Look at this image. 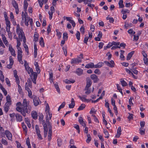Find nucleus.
Masks as SVG:
<instances>
[{"label": "nucleus", "instance_id": "31", "mask_svg": "<svg viewBox=\"0 0 148 148\" xmlns=\"http://www.w3.org/2000/svg\"><path fill=\"white\" fill-rule=\"evenodd\" d=\"M122 85L123 86H127V84L123 79H121L120 80Z\"/></svg>", "mask_w": 148, "mask_h": 148}, {"label": "nucleus", "instance_id": "49", "mask_svg": "<svg viewBox=\"0 0 148 148\" xmlns=\"http://www.w3.org/2000/svg\"><path fill=\"white\" fill-rule=\"evenodd\" d=\"M18 49V55H22V51L21 48H19Z\"/></svg>", "mask_w": 148, "mask_h": 148}, {"label": "nucleus", "instance_id": "4", "mask_svg": "<svg viewBox=\"0 0 148 148\" xmlns=\"http://www.w3.org/2000/svg\"><path fill=\"white\" fill-rule=\"evenodd\" d=\"M21 106L22 103L21 102H17L16 104V110L17 111L20 112L21 114L25 117L26 116V114L24 112L26 111V110L25 109L24 110H23L22 108L20 107Z\"/></svg>", "mask_w": 148, "mask_h": 148}, {"label": "nucleus", "instance_id": "16", "mask_svg": "<svg viewBox=\"0 0 148 148\" xmlns=\"http://www.w3.org/2000/svg\"><path fill=\"white\" fill-rule=\"evenodd\" d=\"M16 117L17 121L21 122L23 120L22 116L18 114H16Z\"/></svg>", "mask_w": 148, "mask_h": 148}, {"label": "nucleus", "instance_id": "41", "mask_svg": "<svg viewBox=\"0 0 148 148\" xmlns=\"http://www.w3.org/2000/svg\"><path fill=\"white\" fill-rule=\"evenodd\" d=\"M22 125L23 129L25 131V132L27 133V129L26 126L24 125L23 123H22Z\"/></svg>", "mask_w": 148, "mask_h": 148}, {"label": "nucleus", "instance_id": "38", "mask_svg": "<svg viewBox=\"0 0 148 148\" xmlns=\"http://www.w3.org/2000/svg\"><path fill=\"white\" fill-rule=\"evenodd\" d=\"M56 31L57 32V35L58 36V38L59 39H60L61 37L62 33L60 32L59 31L58 29H57L56 30Z\"/></svg>", "mask_w": 148, "mask_h": 148}, {"label": "nucleus", "instance_id": "7", "mask_svg": "<svg viewBox=\"0 0 148 148\" xmlns=\"http://www.w3.org/2000/svg\"><path fill=\"white\" fill-rule=\"evenodd\" d=\"M82 61V60L81 58L78 57L77 58H74L71 59V64H78Z\"/></svg>", "mask_w": 148, "mask_h": 148}, {"label": "nucleus", "instance_id": "11", "mask_svg": "<svg viewBox=\"0 0 148 148\" xmlns=\"http://www.w3.org/2000/svg\"><path fill=\"white\" fill-rule=\"evenodd\" d=\"M79 123L83 127H85L86 126V124L83 120V119L82 116L79 117Z\"/></svg>", "mask_w": 148, "mask_h": 148}, {"label": "nucleus", "instance_id": "45", "mask_svg": "<svg viewBox=\"0 0 148 148\" xmlns=\"http://www.w3.org/2000/svg\"><path fill=\"white\" fill-rule=\"evenodd\" d=\"M44 116L42 114H41L39 116V120L40 122H42V121H44L43 120Z\"/></svg>", "mask_w": 148, "mask_h": 148}, {"label": "nucleus", "instance_id": "56", "mask_svg": "<svg viewBox=\"0 0 148 148\" xmlns=\"http://www.w3.org/2000/svg\"><path fill=\"white\" fill-rule=\"evenodd\" d=\"M53 12H50V11L48 13H49V18L50 20H51L52 18V16H53Z\"/></svg>", "mask_w": 148, "mask_h": 148}, {"label": "nucleus", "instance_id": "21", "mask_svg": "<svg viewBox=\"0 0 148 148\" xmlns=\"http://www.w3.org/2000/svg\"><path fill=\"white\" fill-rule=\"evenodd\" d=\"M104 65V63L100 62H99L97 64L95 65V68H100L103 66Z\"/></svg>", "mask_w": 148, "mask_h": 148}, {"label": "nucleus", "instance_id": "23", "mask_svg": "<svg viewBox=\"0 0 148 148\" xmlns=\"http://www.w3.org/2000/svg\"><path fill=\"white\" fill-rule=\"evenodd\" d=\"M134 51H132L131 52L129 53L127 57V60H129L132 57L134 53Z\"/></svg>", "mask_w": 148, "mask_h": 148}, {"label": "nucleus", "instance_id": "8", "mask_svg": "<svg viewBox=\"0 0 148 148\" xmlns=\"http://www.w3.org/2000/svg\"><path fill=\"white\" fill-rule=\"evenodd\" d=\"M5 135L8 140L12 141V134L8 130L5 131Z\"/></svg>", "mask_w": 148, "mask_h": 148}, {"label": "nucleus", "instance_id": "33", "mask_svg": "<svg viewBox=\"0 0 148 148\" xmlns=\"http://www.w3.org/2000/svg\"><path fill=\"white\" fill-rule=\"evenodd\" d=\"M12 4L14 7L15 9L18 8V6L17 3L15 1H12Z\"/></svg>", "mask_w": 148, "mask_h": 148}, {"label": "nucleus", "instance_id": "13", "mask_svg": "<svg viewBox=\"0 0 148 148\" xmlns=\"http://www.w3.org/2000/svg\"><path fill=\"white\" fill-rule=\"evenodd\" d=\"M33 102L34 105L35 106L38 105L39 103L38 101V98L37 97H35L33 99Z\"/></svg>", "mask_w": 148, "mask_h": 148}, {"label": "nucleus", "instance_id": "28", "mask_svg": "<svg viewBox=\"0 0 148 148\" xmlns=\"http://www.w3.org/2000/svg\"><path fill=\"white\" fill-rule=\"evenodd\" d=\"M40 45L41 47H43L45 46V43L43 38L41 37L40 38L39 42Z\"/></svg>", "mask_w": 148, "mask_h": 148}, {"label": "nucleus", "instance_id": "51", "mask_svg": "<svg viewBox=\"0 0 148 148\" xmlns=\"http://www.w3.org/2000/svg\"><path fill=\"white\" fill-rule=\"evenodd\" d=\"M104 133L106 135L105 137L108 138L109 134L108 131L106 130H104Z\"/></svg>", "mask_w": 148, "mask_h": 148}, {"label": "nucleus", "instance_id": "19", "mask_svg": "<svg viewBox=\"0 0 148 148\" xmlns=\"http://www.w3.org/2000/svg\"><path fill=\"white\" fill-rule=\"evenodd\" d=\"M75 101L74 99L72 98L71 100V103L69 105V108H73L75 106Z\"/></svg>", "mask_w": 148, "mask_h": 148}, {"label": "nucleus", "instance_id": "60", "mask_svg": "<svg viewBox=\"0 0 148 148\" xmlns=\"http://www.w3.org/2000/svg\"><path fill=\"white\" fill-rule=\"evenodd\" d=\"M94 73L95 74L98 75H99L101 74V72L100 71V70L98 69H96L94 71Z\"/></svg>", "mask_w": 148, "mask_h": 148}, {"label": "nucleus", "instance_id": "50", "mask_svg": "<svg viewBox=\"0 0 148 148\" xmlns=\"http://www.w3.org/2000/svg\"><path fill=\"white\" fill-rule=\"evenodd\" d=\"M62 140L60 139H58L57 140V143L59 147H60L62 145Z\"/></svg>", "mask_w": 148, "mask_h": 148}, {"label": "nucleus", "instance_id": "36", "mask_svg": "<svg viewBox=\"0 0 148 148\" xmlns=\"http://www.w3.org/2000/svg\"><path fill=\"white\" fill-rule=\"evenodd\" d=\"M114 61L113 60H111V61H110V62H109V64L108 66L110 67H114Z\"/></svg>", "mask_w": 148, "mask_h": 148}, {"label": "nucleus", "instance_id": "29", "mask_svg": "<svg viewBox=\"0 0 148 148\" xmlns=\"http://www.w3.org/2000/svg\"><path fill=\"white\" fill-rule=\"evenodd\" d=\"M0 79L1 81L3 82L4 80V77L2 71L0 70Z\"/></svg>", "mask_w": 148, "mask_h": 148}, {"label": "nucleus", "instance_id": "2", "mask_svg": "<svg viewBox=\"0 0 148 148\" xmlns=\"http://www.w3.org/2000/svg\"><path fill=\"white\" fill-rule=\"evenodd\" d=\"M28 73L29 74H31L30 76L31 77V79H32L33 82L36 84V80L37 77V74L35 72H34L33 69L32 68H30L29 67L26 69Z\"/></svg>", "mask_w": 148, "mask_h": 148}, {"label": "nucleus", "instance_id": "20", "mask_svg": "<svg viewBox=\"0 0 148 148\" xmlns=\"http://www.w3.org/2000/svg\"><path fill=\"white\" fill-rule=\"evenodd\" d=\"M92 84V82L90 79L88 78V79H87V83H86V87L89 88L90 86H91Z\"/></svg>", "mask_w": 148, "mask_h": 148}, {"label": "nucleus", "instance_id": "54", "mask_svg": "<svg viewBox=\"0 0 148 148\" xmlns=\"http://www.w3.org/2000/svg\"><path fill=\"white\" fill-rule=\"evenodd\" d=\"M5 132H2L1 131L0 133V136L1 138L5 137Z\"/></svg>", "mask_w": 148, "mask_h": 148}, {"label": "nucleus", "instance_id": "24", "mask_svg": "<svg viewBox=\"0 0 148 148\" xmlns=\"http://www.w3.org/2000/svg\"><path fill=\"white\" fill-rule=\"evenodd\" d=\"M79 97L80 99L82 101L84 102H88V101H91V99H90L89 100H88V99H86L85 97H82L80 96H79Z\"/></svg>", "mask_w": 148, "mask_h": 148}, {"label": "nucleus", "instance_id": "44", "mask_svg": "<svg viewBox=\"0 0 148 148\" xmlns=\"http://www.w3.org/2000/svg\"><path fill=\"white\" fill-rule=\"evenodd\" d=\"M85 90L86 91L85 92V94L87 95L89 94L90 92V90L89 89V88L85 87Z\"/></svg>", "mask_w": 148, "mask_h": 148}, {"label": "nucleus", "instance_id": "47", "mask_svg": "<svg viewBox=\"0 0 148 148\" xmlns=\"http://www.w3.org/2000/svg\"><path fill=\"white\" fill-rule=\"evenodd\" d=\"M0 88L2 91L3 92L4 94V95L5 96L7 94V91L5 90V89L3 87H2L1 88Z\"/></svg>", "mask_w": 148, "mask_h": 148}, {"label": "nucleus", "instance_id": "55", "mask_svg": "<svg viewBox=\"0 0 148 148\" xmlns=\"http://www.w3.org/2000/svg\"><path fill=\"white\" fill-rule=\"evenodd\" d=\"M35 129L36 131V133H40V131L39 128L38 126V125H36L35 126Z\"/></svg>", "mask_w": 148, "mask_h": 148}, {"label": "nucleus", "instance_id": "1", "mask_svg": "<svg viewBox=\"0 0 148 148\" xmlns=\"http://www.w3.org/2000/svg\"><path fill=\"white\" fill-rule=\"evenodd\" d=\"M22 21H25V24L27 26L29 25V22L30 25L32 26L33 23V19L30 18L27 15L26 12H23L22 13Z\"/></svg>", "mask_w": 148, "mask_h": 148}, {"label": "nucleus", "instance_id": "26", "mask_svg": "<svg viewBox=\"0 0 148 148\" xmlns=\"http://www.w3.org/2000/svg\"><path fill=\"white\" fill-rule=\"evenodd\" d=\"M16 38L17 40V45H16V48L17 49H18L19 48H20L19 46L21 45V42H20V41H22V39H19L17 37L16 38Z\"/></svg>", "mask_w": 148, "mask_h": 148}, {"label": "nucleus", "instance_id": "9", "mask_svg": "<svg viewBox=\"0 0 148 148\" xmlns=\"http://www.w3.org/2000/svg\"><path fill=\"white\" fill-rule=\"evenodd\" d=\"M46 121L47 122H49V119L50 120L52 116V114L49 111L46 112Z\"/></svg>", "mask_w": 148, "mask_h": 148}, {"label": "nucleus", "instance_id": "39", "mask_svg": "<svg viewBox=\"0 0 148 148\" xmlns=\"http://www.w3.org/2000/svg\"><path fill=\"white\" fill-rule=\"evenodd\" d=\"M119 4L120 8H123L124 6V5L123 4V0H120L119 2Z\"/></svg>", "mask_w": 148, "mask_h": 148}, {"label": "nucleus", "instance_id": "59", "mask_svg": "<svg viewBox=\"0 0 148 148\" xmlns=\"http://www.w3.org/2000/svg\"><path fill=\"white\" fill-rule=\"evenodd\" d=\"M27 111H28V112H29V113H30V111L32 109V107L31 106L29 105V104L27 106Z\"/></svg>", "mask_w": 148, "mask_h": 148}, {"label": "nucleus", "instance_id": "6", "mask_svg": "<svg viewBox=\"0 0 148 148\" xmlns=\"http://www.w3.org/2000/svg\"><path fill=\"white\" fill-rule=\"evenodd\" d=\"M29 101H27V100L25 99H23L22 106H23V107L22 108L23 110H24L25 109L26 110V111H25L24 112L26 114V113H27L28 111H27V106L29 104Z\"/></svg>", "mask_w": 148, "mask_h": 148}, {"label": "nucleus", "instance_id": "15", "mask_svg": "<svg viewBox=\"0 0 148 148\" xmlns=\"http://www.w3.org/2000/svg\"><path fill=\"white\" fill-rule=\"evenodd\" d=\"M31 115L32 118L36 120L37 119L38 115L36 112L35 111H32L31 112Z\"/></svg>", "mask_w": 148, "mask_h": 148}, {"label": "nucleus", "instance_id": "34", "mask_svg": "<svg viewBox=\"0 0 148 148\" xmlns=\"http://www.w3.org/2000/svg\"><path fill=\"white\" fill-rule=\"evenodd\" d=\"M63 38L64 40H66L68 38V34L66 32H64L63 34Z\"/></svg>", "mask_w": 148, "mask_h": 148}, {"label": "nucleus", "instance_id": "52", "mask_svg": "<svg viewBox=\"0 0 148 148\" xmlns=\"http://www.w3.org/2000/svg\"><path fill=\"white\" fill-rule=\"evenodd\" d=\"M131 70L132 71V72L135 74L137 75L138 74V71L134 68H132L131 69Z\"/></svg>", "mask_w": 148, "mask_h": 148}, {"label": "nucleus", "instance_id": "18", "mask_svg": "<svg viewBox=\"0 0 148 148\" xmlns=\"http://www.w3.org/2000/svg\"><path fill=\"white\" fill-rule=\"evenodd\" d=\"M85 67L86 68H95V65L92 62H90L88 64H87L85 66Z\"/></svg>", "mask_w": 148, "mask_h": 148}, {"label": "nucleus", "instance_id": "43", "mask_svg": "<svg viewBox=\"0 0 148 148\" xmlns=\"http://www.w3.org/2000/svg\"><path fill=\"white\" fill-rule=\"evenodd\" d=\"M65 82L68 84H70L71 83H73L75 82V81L74 80H73L71 81L69 80L68 79H66L65 80Z\"/></svg>", "mask_w": 148, "mask_h": 148}, {"label": "nucleus", "instance_id": "3", "mask_svg": "<svg viewBox=\"0 0 148 148\" xmlns=\"http://www.w3.org/2000/svg\"><path fill=\"white\" fill-rule=\"evenodd\" d=\"M16 32L18 35L19 38L21 40L24 36V34L23 32L22 28L20 27L19 24L17 25Z\"/></svg>", "mask_w": 148, "mask_h": 148}, {"label": "nucleus", "instance_id": "17", "mask_svg": "<svg viewBox=\"0 0 148 148\" xmlns=\"http://www.w3.org/2000/svg\"><path fill=\"white\" fill-rule=\"evenodd\" d=\"M121 127H119L117 130V132L115 136L116 138H119L121 134Z\"/></svg>", "mask_w": 148, "mask_h": 148}, {"label": "nucleus", "instance_id": "12", "mask_svg": "<svg viewBox=\"0 0 148 148\" xmlns=\"http://www.w3.org/2000/svg\"><path fill=\"white\" fill-rule=\"evenodd\" d=\"M1 37L3 41L6 46H8V42L6 40V38L3 34L1 35Z\"/></svg>", "mask_w": 148, "mask_h": 148}, {"label": "nucleus", "instance_id": "22", "mask_svg": "<svg viewBox=\"0 0 148 148\" xmlns=\"http://www.w3.org/2000/svg\"><path fill=\"white\" fill-rule=\"evenodd\" d=\"M83 71L82 69L79 68H78L77 69L76 71V73L79 75H80L82 74L83 73Z\"/></svg>", "mask_w": 148, "mask_h": 148}, {"label": "nucleus", "instance_id": "10", "mask_svg": "<svg viewBox=\"0 0 148 148\" xmlns=\"http://www.w3.org/2000/svg\"><path fill=\"white\" fill-rule=\"evenodd\" d=\"M9 49L12 55L14 56H15L16 54L15 53V51L14 50L12 47V46L11 45H10L9 46Z\"/></svg>", "mask_w": 148, "mask_h": 148}, {"label": "nucleus", "instance_id": "25", "mask_svg": "<svg viewBox=\"0 0 148 148\" xmlns=\"http://www.w3.org/2000/svg\"><path fill=\"white\" fill-rule=\"evenodd\" d=\"M28 5V3L26 0H25L24 1V9L25 12H26L27 9Z\"/></svg>", "mask_w": 148, "mask_h": 148}, {"label": "nucleus", "instance_id": "57", "mask_svg": "<svg viewBox=\"0 0 148 148\" xmlns=\"http://www.w3.org/2000/svg\"><path fill=\"white\" fill-rule=\"evenodd\" d=\"M49 111V104L48 103L47 104L45 108V112H47Z\"/></svg>", "mask_w": 148, "mask_h": 148}, {"label": "nucleus", "instance_id": "35", "mask_svg": "<svg viewBox=\"0 0 148 148\" xmlns=\"http://www.w3.org/2000/svg\"><path fill=\"white\" fill-rule=\"evenodd\" d=\"M75 35L77 39L78 40H79L80 39V32L78 31H77Z\"/></svg>", "mask_w": 148, "mask_h": 148}, {"label": "nucleus", "instance_id": "14", "mask_svg": "<svg viewBox=\"0 0 148 148\" xmlns=\"http://www.w3.org/2000/svg\"><path fill=\"white\" fill-rule=\"evenodd\" d=\"M90 77L93 80L94 82H96L99 80L97 76L95 74L92 75L90 76Z\"/></svg>", "mask_w": 148, "mask_h": 148}, {"label": "nucleus", "instance_id": "42", "mask_svg": "<svg viewBox=\"0 0 148 148\" xmlns=\"http://www.w3.org/2000/svg\"><path fill=\"white\" fill-rule=\"evenodd\" d=\"M85 107V105L84 104H82L79 108H78L79 110H83Z\"/></svg>", "mask_w": 148, "mask_h": 148}, {"label": "nucleus", "instance_id": "53", "mask_svg": "<svg viewBox=\"0 0 148 148\" xmlns=\"http://www.w3.org/2000/svg\"><path fill=\"white\" fill-rule=\"evenodd\" d=\"M84 28L83 26H82L80 28V31L82 34H84Z\"/></svg>", "mask_w": 148, "mask_h": 148}, {"label": "nucleus", "instance_id": "5", "mask_svg": "<svg viewBox=\"0 0 148 148\" xmlns=\"http://www.w3.org/2000/svg\"><path fill=\"white\" fill-rule=\"evenodd\" d=\"M5 20L6 24V31L8 33V35L9 37L10 38H12V33L10 31V23L8 20L6 19V18H5Z\"/></svg>", "mask_w": 148, "mask_h": 148}, {"label": "nucleus", "instance_id": "46", "mask_svg": "<svg viewBox=\"0 0 148 148\" xmlns=\"http://www.w3.org/2000/svg\"><path fill=\"white\" fill-rule=\"evenodd\" d=\"M67 47H63L62 48L63 50V51L64 52V55L65 56H66L67 55Z\"/></svg>", "mask_w": 148, "mask_h": 148}, {"label": "nucleus", "instance_id": "32", "mask_svg": "<svg viewBox=\"0 0 148 148\" xmlns=\"http://www.w3.org/2000/svg\"><path fill=\"white\" fill-rule=\"evenodd\" d=\"M54 86L57 92L60 93V91L57 83L56 82V83L54 84Z\"/></svg>", "mask_w": 148, "mask_h": 148}, {"label": "nucleus", "instance_id": "48", "mask_svg": "<svg viewBox=\"0 0 148 148\" xmlns=\"http://www.w3.org/2000/svg\"><path fill=\"white\" fill-rule=\"evenodd\" d=\"M6 100L7 102H11V99L10 96L8 95L6 97Z\"/></svg>", "mask_w": 148, "mask_h": 148}, {"label": "nucleus", "instance_id": "58", "mask_svg": "<svg viewBox=\"0 0 148 148\" xmlns=\"http://www.w3.org/2000/svg\"><path fill=\"white\" fill-rule=\"evenodd\" d=\"M140 128H143L144 127L145 123L144 121H141L140 122Z\"/></svg>", "mask_w": 148, "mask_h": 148}, {"label": "nucleus", "instance_id": "62", "mask_svg": "<svg viewBox=\"0 0 148 148\" xmlns=\"http://www.w3.org/2000/svg\"><path fill=\"white\" fill-rule=\"evenodd\" d=\"M40 6L42 7L43 3V0H38Z\"/></svg>", "mask_w": 148, "mask_h": 148}, {"label": "nucleus", "instance_id": "64", "mask_svg": "<svg viewBox=\"0 0 148 148\" xmlns=\"http://www.w3.org/2000/svg\"><path fill=\"white\" fill-rule=\"evenodd\" d=\"M104 45V43L102 42H100L99 43V49L102 48L103 46Z\"/></svg>", "mask_w": 148, "mask_h": 148}, {"label": "nucleus", "instance_id": "37", "mask_svg": "<svg viewBox=\"0 0 148 148\" xmlns=\"http://www.w3.org/2000/svg\"><path fill=\"white\" fill-rule=\"evenodd\" d=\"M1 142L3 144L5 145H8V143L7 141L3 138L2 139Z\"/></svg>", "mask_w": 148, "mask_h": 148}, {"label": "nucleus", "instance_id": "27", "mask_svg": "<svg viewBox=\"0 0 148 148\" xmlns=\"http://www.w3.org/2000/svg\"><path fill=\"white\" fill-rule=\"evenodd\" d=\"M38 39V34L37 32H35L34 36V41H37Z\"/></svg>", "mask_w": 148, "mask_h": 148}, {"label": "nucleus", "instance_id": "61", "mask_svg": "<svg viewBox=\"0 0 148 148\" xmlns=\"http://www.w3.org/2000/svg\"><path fill=\"white\" fill-rule=\"evenodd\" d=\"M89 38L88 37H87L86 35H85V37L84 38V43H86V44H87V42L88 41V40Z\"/></svg>", "mask_w": 148, "mask_h": 148}, {"label": "nucleus", "instance_id": "40", "mask_svg": "<svg viewBox=\"0 0 148 148\" xmlns=\"http://www.w3.org/2000/svg\"><path fill=\"white\" fill-rule=\"evenodd\" d=\"M87 138L86 140V142L87 143H88L91 140V136L90 134H88L87 135Z\"/></svg>", "mask_w": 148, "mask_h": 148}, {"label": "nucleus", "instance_id": "63", "mask_svg": "<svg viewBox=\"0 0 148 148\" xmlns=\"http://www.w3.org/2000/svg\"><path fill=\"white\" fill-rule=\"evenodd\" d=\"M24 46L25 48V49L27 53H28L29 49H28V48L27 46V45H26V44H25L24 45Z\"/></svg>", "mask_w": 148, "mask_h": 148}, {"label": "nucleus", "instance_id": "30", "mask_svg": "<svg viewBox=\"0 0 148 148\" xmlns=\"http://www.w3.org/2000/svg\"><path fill=\"white\" fill-rule=\"evenodd\" d=\"M140 134L142 135H144L145 134V130L143 128H140L139 129Z\"/></svg>", "mask_w": 148, "mask_h": 148}]
</instances>
